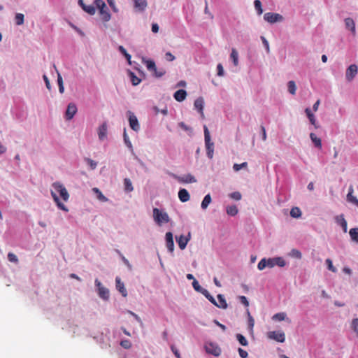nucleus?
I'll return each mask as SVG.
<instances>
[{
  "label": "nucleus",
  "instance_id": "obj_51",
  "mask_svg": "<svg viewBox=\"0 0 358 358\" xmlns=\"http://www.w3.org/2000/svg\"><path fill=\"white\" fill-rule=\"evenodd\" d=\"M94 4L96 6V7L100 10L101 8H104L106 7V5L105 3V2L103 1V0H95L94 1Z\"/></svg>",
  "mask_w": 358,
  "mask_h": 358
},
{
  "label": "nucleus",
  "instance_id": "obj_45",
  "mask_svg": "<svg viewBox=\"0 0 358 358\" xmlns=\"http://www.w3.org/2000/svg\"><path fill=\"white\" fill-rule=\"evenodd\" d=\"M58 76H57V83H58V85H59V91L60 93H63L64 91V85H63V80H62V76L57 73Z\"/></svg>",
  "mask_w": 358,
  "mask_h": 358
},
{
  "label": "nucleus",
  "instance_id": "obj_5",
  "mask_svg": "<svg viewBox=\"0 0 358 358\" xmlns=\"http://www.w3.org/2000/svg\"><path fill=\"white\" fill-rule=\"evenodd\" d=\"M267 337L269 339L274 340V341L280 342V343H284L285 341V333L282 331H269L267 333Z\"/></svg>",
  "mask_w": 358,
  "mask_h": 358
},
{
  "label": "nucleus",
  "instance_id": "obj_42",
  "mask_svg": "<svg viewBox=\"0 0 358 358\" xmlns=\"http://www.w3.org/2000/svg\"><path fill=\"white\" fill-rule=\"evenodd\" d=\"M236 338L237 340L238 341V342L243 345V346H246L248 345V342L247 341V339L245 338V336H243L242 334H238L236 335Z\"/></svg>",
  "mask_w": 358,
  "mask_h": 358
},
{
  "label": "nucleus",
  "instance_id": "obj_62",
  "mask_svg": "<svg viewBox=\"0 0 358 358\" xmlns=\"http://www.w3.org/2000/svg\"><path fill=\"white\" fill-rule=\"evenodd\" d=\"M171 350L177 358H180V354L178 349H176L174 346H171Z\"/></svg>",
  "mask_w": 358,
  "mask_h": 358
},
{
  "label": "nucleus",
  "instance_id": "obj_63",
  "mask_svg": "<svg viewBox=\"0 0 358 358\" xmlns=\"http://www.w3.org/2000/svg\"><path fill=\"white\" fill-rule=\"evenodd\" d=\"M206 298L210 301L211 302L213 305H217V301H215V299H214V297L210 294H208L207 296H206Z\"/></svg>",
  "mask_w": 358,
  "mask_h": 358
},
{
  "label": "nucleus",
  "instance_id": "obj_57",
  "mask_svg": "<svg viewBox=\"0 0 358 358\" xmlns=\"http://www.w3.org/2000/svg\"><path fill=\"white\" fill-rule=\"evenodd\" d=\"M217 76H222L224 75V69L221 64H218L217 66Z\"/></svg>",
  "mask_w": 358,
  "mask_h": 358
},
{
  "label": "nucleus",
  "instance_id": "obj_27",
  "mask_svg": "<svg viewBox=\"0 0 358 358\" xmlns=\"http://www.w3.org/2000/svg\"><path fill=\"white\" fill-rule=\"evenodd\" d=\"M217 297L218 299V303L217 302V305H215V306L220 308L226 309L227 308L228 305H227V303L224 296L222 294H220L217 295Z\"/></svg>",
  "mask_w": 358,
  "mask_h": 358
},
{
  "label": "nucleus",
  "instance_id": "obj_31",
  "mask_svg": "<svg viewBox=\"0 0 358 358\" xmlns=\"http://www.w3.org/2000/svg\"><path fill=\"white\" fill-rule=\"evenodd\" d=\"M310 138L315 147L318 148H322V141L320 138H318L314 133H310Z\"/></svg>",
  "mask_w": 358,
  "mask_h": 358
},
{
  "label": "nucleus",
  "instance_id": "obj_7",
  "mask_svg": "<svg viewBox=\"0 0 358 358\" xmlns=\"http://www.w3.org/2000/svg\"><path fill=\"white\" fill-rule=\"evenodd\" d=\"M358 73V66L356 64H351L346 69L345 78L348 82H351Z\"/></svg>",
  "mask_w": 358,
  "mask_h": 358
},
{
  "label": "nucleus",
  "instance_id": "obj_64",
  "mask_svg": "<svg viewBox=\"0 0 358 358\" xmlns=\"http://www.w3.org/2000/svg\"><path fill=\"white\" fill-rule=\"evenodd\" d=\"M179 126L180 128H182V129H184L185 131H191V128L189 127H188L187 125H186L183 122H180Z\"/></svg>",
  "mask_w": 358,
  "mask_h": 358
},
{
  "label": "nucleus",
  "instance_id": "obj_25",
  "mask_svg": "<svg viewBox=\"0 0 358 358\" xmlns=\"http://www.w3.org/2000/svg\"><path fill=\"white\" fill-rule=\"evenodd\" d=\"M51 195H52L55 202L57 203V207L59 209H61L64 211L69 210L68 208L66 207V206L59 201V197L57 196V195L55 194V192L51 191Z\"/></svg>",
  "mask_w": 358,
  "mask_h": 358
},
{
  "label": "nucleus",
  "instance_id": "obj_48",
  "mask_svg": "<svg viewBox=\"0 0 358 358\" xmlns=\"http://www.w3.org/2000/svg\"><path fill=\"white\" fill-rule=\"evenodd\" d=\"M290 255L296 259H301L302 257L301 252L296 249H292L290 252Z\"/></svg>",
  "mask_w": 358,
  "mask_h": 358
},
{
  "label": "nucleus",
  "instance_id": "obj_16",
  "mask_svg": "<svg viewBox=\"0 0 358 358\" xmlns=\"http://www.w3.org/2000/svg\"><path fill=\"white\" fill-rule=\"evenodd\" d=\"M190 234H188V237H185L183 235H180L178 238H176V241L178 244L179 248L181 250H184L189 240Z\"/></svg>",
  "mask_w": 358,
  "mask_h": 358
},
{
  "label": "nucleus",
  "instance_id": "obj_28",
  "mask_svg": "<svg viewBox=\"0 0 358 358\" xmlns=\"http://www.w3.org/2000/svg\"><path fill=\"white\" fill-rule=\"evenodd\" d=\"M92 192L96 195V198L99 201L101 202H106L108 201V198H106L102 192L100 191V189L97 187H93Z\"/></svg>",
  "mask_w": 358,
  "mask_h": 358
},
{
  "label": "nucleus",
  "instance_id": "obj_6",
  "mask_svg": "<svg viewBox=\"0 0 358 358\" xmlns=\"http://www.w3.org/2000/svg\"><path fill=\"white\" fill-rule=\"evenodd\" d=\"M94 282L98 289L99 296L101 299H103L104 300H107L109 298L108 289L107 288L104 287L98 279H96Z\"/></svg>",
  "mask_w": 358,
  "mask_h": 358
},
{
  "label": "nucleus",
  "instance_id": "obj_49",
  "mask_svg": "<svg viewBox=\"0 0 358 358\" xmlns=\"http://www.w3.org/2000/svg\"><path fill=\"white\" fill-rule=\"evenodd\" d=\"M248 327H249L250 331H252L254 325H255V320H254L253 317L251 316L248 310Z\"/></svg>",
  "mask_w": 358,
  "mask_h": 358
},
{
  "label": "nucleus",
  "instance_id": "obj_33",
  "mask_svg": "<svg viewBox=\"0 0 358 358\" xmlns=\"http://www.w3.org/2000/svg\"><path fill=\"white\" fill-rule=\"evenodd\" d=\"M352 241L358 243V228H352L349 231Z\"/></svg>",
  "mask_w": 358,
  "mask_h": 358
},
{
  "label": "nucleus",
  "instance_id": "obj_35",
  "mask_svg": "<svg viewBox=\"0 0 358 358\" xmlns=\"http://www.w3.org/2000/svg\"><path fill=\"white\" fill-rule=\"evenodd\" d=\"M238 210L236 205H232L227 207V213L231 216H235Z\"/></svg>",
  "mask_w": 358,
  "mask_h": 358
},
{
  "label": "nucleus",
  "instance_id": "obj_4",
  "mask_svg": "<svg viewBox=\"0 0 358 358\" xmlns=\"http://www.w3.org/2000/svg\"><path fill=\"white\" fill-rule=\"evenodd\" d=\"M52 187L55 189V190L59 194L63 201H67L69 200V194L68 193V191L62 183H60L59 182H55L52 184Z\"/></svg>",
  "mask_w": 358,
  "mask_h": 358
},
{
  "label": "nucleus",
  "instance_id": "obj_12",
  "mask_svg": "<svg viewBox=\"0 0 358 358\" xmlns=\"http://www.w3.org/2000/svg\"><path fill=\"white\" fill-rule=\"evenodd\" d=\"M344 21L345 27L351 31L352 34L355 36L356 35V27L353 19L351 17H347Z\"/></svg>",
  "mask_w": 358,
  "mask_h": 358
},
{
  "label": "nucleus",
  "instance_id": "obj_15",
  "mask_svg": "<svg viewBox=\"0 0 358 358\" xmlns=\"http://www.w3.org/2000/svg\"><path fill=\"white\" fill-rule=\"evenodd\" d=\"M166 247L169 252H173L174 250V242L173 238V234L171 232H167L166 234Z\"/></svg>",
  "mask_w": 358,
  "mask_h": 358
},
{
  "label": "nucleus",
  "instance_id": "obj_9",
  "mask_svg": "<svg viewBox=\"0 0 358 358\" xmlns=\"http://www.w3.org/2000/svg\"><path fill=\"white\" fill-rule=\"evenodd\" d=\"M205 349L207 353L214 356H219L221 354V349L216 345L210 343L205 345Z\"/></svg>",
  "mask_w": 358,
  "mask_h": 358
},
{
  "label": "nucleus",
  "instance_id": "obj_3",
  "mask_svg": "<svg viewBox=\"0 0 358 358\" xmlns=\"http://www.w3.org/2000/svg\"><path fill=\"white\" fill-rule=\"evenodd\" d=\"M153 217L159 225H162L163 223H168L170 220L169 215L166 212L162 211L157 208L153 209Z\"/></svg>",
  "mask_w": 358,
  "mask_h": 358
},
{
  "label": "nucleus",
  "instance_id": "obj_39",
  "mask_svg": "<svg viewBox=\"0 0 358 358\" xmlns=\"http://www.w3.org/2000/svg\"><path fill=\"white\" fill-rule=\"evenodd\" d=\"M287 87H288V91L290 94H292L293 95H294L296 94V86L294 81H293V80L289 81L287 83Z\"/></svg>",
  "mask_w": 358,
  "mask_h": 358
},
{
  "label": "nucleus",
  "instance_id": "obj_14",
  "mask_svg": "<svg viewBox=\"0 0 358 358\" xmlns=\"http://www.w3.org/2000/svg\"><path fill=\"white\" fill-rule=\"evenodd\" d=\"M78 4L80 7L90 15H94L96 12L95 7L93 5L85 4L83 0H78Z\"/></svg>",
  "mask_w": 358,
  "mask_h": 358
},
{
  "label": "nucleus",
  "instance_id": "obj_11",
  "mask_svg": "<svg viewBox=\"0 0 358 358\" xmlns=\"http://www.w3.org/2000/svg\"><path fill=\"white\" fill-rule=\"evenodd\" d=\"M176 178L181 183H193L196 182L194 176L191 174H186L182 176H176Z\"/></svg>",
  "mask_w": 358,
  "mask_h": 358
},
{
  "label": "nucleus",
  "instance_id": "obj_41",
  "mask_svg": "<svg viewBox=\"0 0 358 358\" xmlns=\"http://www.w3.org/2000/svg\"><path fill=\"white\" fill-rule=\"evenodd\" d=\"M350 327L358 337V318H354L350 324Z\"/></svg>",
  "mask_w": 358,
  "mask_h": 358
},
{
  "label": "nucleus",
  "instance_id": "obj_24",
  "mask_svg": "<svg viewBox=\"0 0 358 358\" xmlns=\"http://www.w3.org/2000/svg\"><path fill=\"white\" fill-rule=\"evenodd\" d=\"M143 62L146 65L148 71L157 73V67L154 61L143 59Z\"/></svg>",
  "mask_w": 358,
  "mask_h": 358
},
{
  "label": "nucleus",
  "instance_id": "obj_21",
  "mask_svg": "<svg viewBox=\"0 0 358 358\" xmlns=\"http://www.w3.org/2000/svg\"><path fill=\"white\" fill-rule=\"evenodd\" d=\"M179 199L182 202H187L189 200L190 196L189 192L185 189H180L178 192Z\"/></svg>",
  "mask_w": 358,
  "mask_h": 358
},
{
  "label": "nucleus",
  "instance_id": "obj_53",
  "mask_svg": "<svg viewBox=\"0 0 358 358\" xmlns=\"http://www.w3.org/2000/svg\"><path fill=\"white\" fill-rule=\"evenodd\" d=\"M230 198L239 201L241 199V194L239 192H234L229 194Z\"/></svg>",
  "mask_w": 358,
  "mask_h": 358
},
{
  "label": "nucleus",
  "instance_id": "obj_2",
  "mask_svg": "<svg viewBox=\"0 0 358 358\" xmlns=\"http://www.w3.org/2000/svg\"><path fill=\"white\" fill-rule=\"evenodd\" d=\"M203 131L205 145L207 150V156L210 159H212L214 153V143L211 142L210 133L208 127L206 125L203 127Z\"/></svg>",
  "mask_w": 358,
  "mask_h": 358
},
{
  "label": "nucleus",
  "instance_id": "obj_50",
  "mask_svg": "<svg viewBox=\"0 0 358 358\" xmlns=\"http://www.w3.org/2000/svg\"><path fill=\"white\" fill-rule=\"evenodd\" d=\"M8 259L10 262H13V263H18V259H17V257L13 252H9L8 254Z\"/></svg>",
  "mask_w": 358,
  "mask_h": 358
},
{
  "label": "nucleus",
  "instance_id": "obj_38",
  "mask_svg": "<svg viewBox=\"0 0 358 358\" xmlns=\"http://www.w3.org/2000/svg\"><path fill=\"white\" fill-rule=\"evenodd\" d=\"M290 215L294 218L300 217L301 215V211L300 208L298 207L292 208L290 210Z\"/></svg>",
  "mask_w": 358,
  "mask_h": 358
},
{
  "label": "nucleus",
  "instance_id": "obj_37",
  "mask_svg": "<svg viewBox=\"0 0 358 358\" xmlns=\"http://www.w3.org/2000/svg\"><path fill=\"white\" fill-rule=\"evenodd\" d=\"M234 66H237L238 64V54L236 49L233 48L231 50V55H230Z\"/></svg>",
  "mask_w": 358,
  "mask_h": 358
},
{
  "label": "nucleus",
  "instance_id": "obj_1",
  "mask_svg": "<svg viewBox=\"0 0 358 358\" xmlns=\"http://www.w3.org/2000/svg\"><path fill=\"white\" fill-rule=\"evenodd\" d=\"M286 265V262L282 257H273V258H263L258 263L257 268L259 270L262 271L265 268H273L275 266L283 267Z\"/></svg>",
  "mask_w": 358,
  "mask_h": 358
},
{
  "label": "nucleus",
  "instance_id": "obj_20",
  "mask_svg": "<svg viewBox=\"0 0 358 358\" xmlns=\"http://www.w3.org/2000/svg\"><path fill=\"white\" fill-rule=\"evenodd\" d=\"M98 136L100 140H103L107 136V124L103 123L98 129Z\"/></svg>",
  "mask_w": 358,
  "mask_h": 358
},
{
  "label": "nucleus",
  "instance_id": "obj_40",
  "mask_svg": "<svg viewBox=\"0 0 358 358\" xmlns=\"http://www.w3.org/2000/svg\"><path fill=\"white\" fill-rule=\"evenodd\" d=\"M124 189L128 192H131L133 191L134 187L131 183V181L129 178H125L124 180Z\"/></svg>",
  "mask_w": 358,
  "mask_h": 358
},
{
  "label": "nucleus",
  "instance_id": "obj_10",
  "mask_svg": "<svg viewBox=\"0 0 358 358\" xmlns=\"http://www.w3.org/2000/svg\"><path fill=\"white\" fill-rule=\"evenodd\" d=\"M76 112H77V107H76V104L73 103H70L68 105L67 109L66 110V114H65L66 119L68 120H71L73 117V116L76 115Z\"/></svg>",
  "mask_w": 358,
  "mask_h": 358
},
{
  "label": "nucleus",
  "instance_id": "obj_22",
  "mask_svg": "<svg viewBox=\"0 0 358 358\" xmlns=\"http://www.w3.org/2000/svg\"><path fill=\"white\" fill-rule=\"evenodd\" d=\"M186 96L187 92L184 90H178L173 94L174 99L180 102L184 101L186 98Z\"/></svg>",
  "mask_w": 358,
  "mask_h": 358
},
{
  "label": "nucleus",
  "instance_id": "obj_52",
  "mask_svg": "<svg viewBox=\"0 0 358 358\" xmlns=\"http://www.w3.org/2000/svg\"><path fill=\"white\" fill-rule=\"evenodd\" d=\"M120 345L124 349H129L131 347V343L129 340H123L120 342Z\"/></svg>",
  "mask_w": 358,
  "mask_h": 358
},
{
  "label": "nucleus",
  "instance_id": "obj_54",
  "mask_svg": "<svg viewBox=\"0 0 358 358\" xmlns=\"http://www.w3.org/2000/svg\"><path fill=\"white\" fill-rule=\"evenodd\" d=\"M326 264H327L328 269L332 272H336V268L333 266L332 261L330 259H326Z\"/></svg>",
  "mask_w": 358,
  "mask_h": 358
},
{
  "label": "nucleus",
  "instance_id": "obj_19",
  "mask_svg": "<svg viewBox=\"0 0 358 358\" xmlns=\"http://www.w3.org/2000/svg\"><path fill=\"white\" fill-rule=\"evenodd\" d=\"M99 10V14L101 16V18L103 22H108L110 20V14L108 11V9L107 6L104 8H101Z\"/></svg>",
  "mask_w": 358,
  "mask_h": 358
},
{
  "label": "nucleus",
  "instance_id": "obj_58",
  "mask_svg": "<svg viewBox=\"0 0 358 358\" xmlns=\"http://www.w3.org/2000/svg\"><path fill=\"white\" fill-rule=\"evenodd\" d=\"M238 353L241 358H247L248 356V353L247 352V351L242 348H238Z\"/></svg>",
  "mask_w": 358,
  "mask_h": 358
},
{
  "label": "nucleus",
  "instance_id": "obj_60",
  "mask_svg": "<svg viewBox=\"0 0 358 358\" xmlns=\"http://www.w3.org/2000/svg\"><path fill=\"white\" fill-rule=\"evenodd\" d=\"M87 162L88 164L90 165V166L91 167L92 169H96V165H97L96 162H94V160H92L91 159H87Z\"/></svg>",
  "mask_w": 358,
  "mask_h": 358
},
{
  "label": "nucleus",
  "instance_id": "obj_36",
  "mask_svg": "<svg viewBox=\"0 0 358 358\" xmlns=\"http://www.w3.org/2000/svg\"><path fill=\"white\" fill-rule=\"evenodd\" d=\"M129 76L130 77V79H131V81L132 83V85H134V86H136L138 85L141 80L140 78H138L134 73L131 72V71H129Z\"/></svg>",
  "mask_w": 358,
  "mask_h": 358
},
{
  "label": "nucleus",
  "instance_id": "obj_59",
  "mask_svg": "<svg viewBox=\"0 0 358 358\" xmlns=\"http://www.w3.org/2000/svg\"><path fill=\"white\" fill-rule=\"evenodd\" d=\"M239 299L245 306L248 307L249 306V302L245 296H239Z\"/></svg>",
  "mask_w": 358,
  "mask_h": 358
},
{
  "label": "nucleus",
  "instance_id": "obj_44",
  "mask_svg": "<svg viewBox=\"0 0 358 358\" xmlns=\"http://www.w3.org/2000/svg\"><path fill=\"white\" fill-rule=\"evenodd\" d=\"M123 136H124V143L126 144V145L131 150H133V146H132V144L129 138V136H127V132H126V130L124 129V134H123Z\"/></svg>",
  "mask_w": 358,
  "mask_h": 358
},
{
  "label": "nucleus",
  "instance_id": "obj_55",
  "mask_svg": "<svg viewBox=\"0 0 358 358\" xmlns=\"http://www.w3.org/2000/svg\"><path fill=\"white\" fill-rule=\"evenodd\" d=\"M107 2L109 4L110 7L112 8L113 12H115V13L118 12V9L115 5V0H107Z\"/></svg>",
  "mask_w": 358,
  "mask_h": 358
},
{
  "label": "nucleus",
  "instance_id": "obj_17",
  "mask_svg": "<svg viewBox=\"0 0 358 358\" xmlns=\"http://www.w3.org/2000/svg\"><path fill=\"white\" fill-rule=\"evenodd\" d=\"M116 282V288L122 294V295L125 297L127 296V292L126 288L124 287V283L121 281L120 278L116 277L115 278Z\"/></svg>",
  "mask_w": 358,
  "mask_h": 358
},
{
  "label": "nucleus",
  "instance_id": "obj_47",
  "mask_svg": "<svg viewBox=\"0 0 358 358\" xmlns=\"http://www.w3.org/2000/svg\"><path fill=\"white\" fill-rule=\"evenodd\" d=\"M248 166L247 162H243L241 164H234L233 166V169L235 171H238L243 168H246Z\"/></svg>",
  "mask_w": 358,
  "mask_h": 358
},
{
  "label": "nucleus",
  "instance_id": "obj_18",
  "mask_svg": "<svg viewBox=\"0 0 358 358\" xmlns=\"http://www.w3.org/2000/svg\"><path fill=\"white\" fill-rule=\"evenodd\" d=\"M203 104H204V101H203V99L202 97H199L198 99H196L195 101H194V107L196 109L198 110V111L200 113L201 115V117H204V114H203Z\"/></svg>",
  "mask_w": 358,
  "mask_h": 358
},
{
  "label": "nucleus",
  "instance_id": "obj_13",
  "mask_svg": "<svg viewBox=\"0 0 358 358\" xmlns=\"http://www.w3.org/2000/svg\"><path fill=\"white\" fill-rule=\"evenodd\" d=\"M129 126L130 127L137 131L139 130V124H138V121L136 118V117L132 114L131 112H129Z\"/></svg>",
  "mask_w": 358,
  "mask_h": 358
},
{
  "label": "nucleus",
  "instance_id": "obj_61",
  "mask_svg": "<svg viewBox=\"0 0 358 358\" xmlns=\"http://www.w3.org/2000/svg\"><path fill=\"white\" fill-rule=\"evenodd\" d=\"M262 40V42H263V44L264 45V47L266 48V51L267 52H269V45H268V42L267 41V40L264 37V36H262L261 37Z\"/></svg>",
  "mask_w": 358,
  "mask_h": 358
},
{
  "label": "nucleus",
  "instance_id": "obj_46",
  "mask_svg": "<svg viewBox=\"0 0 358 358\" xmlns=\"http://www.w3.org/2000/svg\"><path fill=\"white\" fill-rule=\"evenodd\" d=\"M24 15L22 13H17L15 15V23L17 25H21L24 23Z\"/></svg>",
  "mask_w": 358,
  "mask_h": 358
},
{
  "label": "nucleus",
  "instance_id": "obj_23",
  "mask_svg": "<svg viewBox=\"0 0 358 358\" xmlns=\"http://www.w3.org/2000/svg\"><path fill=\"white\" fill-rule=\"evenodd\" d=\"M134 7L140 11H144L148 6L146 0H134Z\"/></svg>",
  "mask_w": 358,
  "mask_h": 358
},
{
  "label": "nucleus",
  "instance_id": "obj_34",
  "mask_svg": "<svg viewBox=\"0 0 358 358\" xmlns=\"http://www.w3.org/2000/svg\"><path fill=\"white\" fill-rule=\"evenodd\" d=\"M212 199L210 195L208 194L205 196L202 202H201V208L205 210L208 208V205L210 203Z\"/></svg>",
  "mask_w": 358,
  "mask_h": 358
},
{
  "label": "nucleus",
  "instance_id": "obj_26",
  "mask_svg": "<svg viewBox=\"0 0 358 358\" xmlns=\"http://www.w3.org/2000/svg\"><path fill=\"white\" fill-rule=\"evenodd\" d=\"M305 113L310 121V122L315 127V128H318V125L316 124V120H315V115H313V113L311 112L310 109L309 108H306L305 109Z\"/></svg>",
  "mask_w": 358,
  "mask_h": 358
},
{
  "label": "nucleus",
  "instance_id": "obj_8",
  "mask_svg": "<svg viewBox=\"0 0 358 358\" xmlns=\"http://www.w3.org/2000/svg\"><path fill=\"white\" fill-rule=\"evenodd\" d=\"M264 20L269 23H275L276 22H280L283 20L281 15L273 13H266L264 15Z\"/></svg>",
  "mask_w": 358,
  "mask_h": 358
},
{
  "label": "nucleus",
  "instance_id": "obj_56",
  "mask_svg": "<svg viewBox=\"0 0 358 358\" xmlns=\"http://www.w3.org/2000/svg\"><path fill=\"white\" fill-rule=\"evenodd\" d=\"M192 286L194 289L197 292H200V290L202 289V287L199 285V282L196 279H194V281L192 282Z\"/></svg>",
  "mask_w": 358,
  "mask_h": 358
},
{
  "label": "nucleus",
  "instance_id": "obj_30",
  "mask_svg": "<svg viewBox=\"0 0 358 358\" xmlns=\"http://www.w3.org/2000/svg\"><path fill=\"white\" fill-rule=\"evenodd\" d=\"M354 188L352 185H350L348 189V193L346 196V199L349 203H354L357 200V197L353 195Z\"/></svg>",
  "mask_w": 358,
  "mask_h": 358
},
{
  "label": "nucleus",
  "instance_id": "obj_43",
  "mask_svg": "<svg viewBox=\"0 0 358 358\" xmlns=\"http://www.w3.org/2000/svg\"><path fill=\"white\" fill-rule=\"evenodd\" d=\"M254 5H255V8L257 12V14L258 15H262V13H263V10H262V3L259 0H255L254 1Z\"/></svg>",
  "mask_w": 358,
  "mask_h": 358
},
{
  "label": "nucleus",
  "instance_id": "obj_29",
  "mask_svg": "<svg viewBox=\"0 0 358 358\" xmlns=\"http://www.w3.org/2000/svg\"><path fill=\"white\" fill-rule=\"evenodd\" d=\"M336 222L341 225V227L343 228L344 232L347 231L348 229V223L345 219L344 218L343 215H341L340 216H337L336 217Z\"/></svg>",
  "mask_w": 358,
  "mask_h": 358
},
{
  "label": "nucleus",
  "instance_id": "obj_32",
  "mask_svg": "<svg viewBox=\"0 0 358 358\" xmlns=\"http://www.w3.org/2000/svg\"><path fill=\"white\" fill-rule=\"evenodd\" d=\"M272 319L275 321H279V322L283 321V320H287V314L284 312L278 313L273 315V316L272 317Z\"/></svg>",
  "mask_w": 358,
  "mask_h": 358
}]
</instances>
